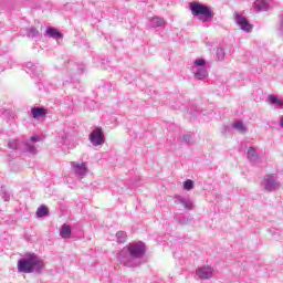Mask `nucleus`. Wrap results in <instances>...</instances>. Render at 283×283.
<instances>
[{
    "mask_svg": "<svg viewBox=\"0 0 283 283\" xmlns=\"http://www.w3.org/2000/svg\"><path fill=\"white\" fill-rule=\"evenodd\" d=\"M72 235V228L69 224L62 226L61 237L62 238H70Z\"/></svg>",
    "mask_w": 283,
    "mask_h": 283,
    "instance_id": "nucleus-11",
    "label": "nucleus"
},
{
    "mask_svg": "<svg viewBox=\"0 0 283 283\" xmlns=\"http://www.w3.org/2000/svg\"><path fill=\"white\" fill-rule=\"evenodd\" d=\"M254 6L259 12H266L269 10V4L264 0H256Z\"/></svg>",
    "mask_w": 283,
    "mask_h": 283,
    "instance_id": "nucleus-9",
    "label": "nucleus"
},
{
    "mask_svg": "<svg viewBox=\"0 0 283 283\" xmlns=\"http://www.w3.org/2000/svg\"><path fill=\"white\" fill-rule=\"evenodd\" d=\"M90 140L92 145L98 147V145H103L105 143V134L103 133V128H96L90 134Z\"/></svg>",
    "mask_w": 283,
    "mask_h": 283,
    "instance_id": "nucleus-3",
    "label": "nucleus"
},
{
    "mask_svg": "<svg viewBox=\"0 0 283 283\" xmlns=\"http://www.w3.org/2000/svg\"><path fill=\"white\" fill-rule=\"evenodd\" d=\"M48 213H50V209H48V207H45V206H42V207L38 208V210H36L38 218H43V217L48 216Z\"/></svg>",
    "mask_w": 283,
    "mask_h": 283,
    "instance_id": "nucleus-12",
    "label": "nucleus"
},
{
    "mask_svg": "<svg viewBox=\"0 0 283 283\" xmlns=\"http://www.w3.org/2000/svg\"><path fill=\"white\" fill-rule=\"evenodd\" d=\"M184 189H186L187 191H191V189H193V180L188 179L184 182Z\"/></svg>",
    "mask_w": 283,
    "mask_h": 283,
    "instance_id": "nucleus-16",
    "label": "nucleus"
},
{
    "mask_svg": "<svg viewBox=\"0 0 283 283\" xmlns=\"http://www.w3.org/2000/svg\"><path fill=\"white\" fill-rule=\"evenodd\" d=\"M198 275L202 280H209V277L213 275V271L211 270V268H201L198 270Z\"/></svg>",
    "mask_w": 283,
    "mask_h": 283,
    "instance_id": "nucleus-8",
    "label": "nucleus"
},
{
    "mask_svg": "<svg viewBox=\"0 0 283 283\" xmlns=\"http://www.w3.org/2000/svg\"><path fill=\"white\" fill-rule=\"evenodd\" d=\"M233 127H234V129H238L242 134H244V132H247V127L244 126V124L242 122H235L233 124Z\"/></svg>",
    "mask_w": 283,
    "mask_h": 283,
    "instance_id": "nucleus-14",
    "label": "nucleus"
},
{
    "mask_svg": "<svg viewBox=\"0 0 283 283\" xmlns=\"http://www.w3.org/2000/svg\"><path fill=\"white\" fill-rule=\"evenodd\" d=\"M248 157H249V158H258V155L255 154V148L250 147V148L248 149Z\"/></svg>",
    "mask_w": 283,
    "mask_h": 283,
    "instance_id": "nucleus-17",
    "label": "nucleus"
},
{
    "mask_svg": "<svg viewBox=\"0 0 283 283\" xmlns=\"http://www.w3.org/2000/svg\"><path fill=\"white\" fill-rule=\"evenodd\" d=\"M269 99H270V103H272V105H279L280 107H282L283 105V99L277 98V96L275 95H270Z\"/></svg>",
    "mask_w": 283,
    "mask_h": 283,
    "instance_id": "nucleus-13",
    "label": "nucleus"
},
{
    "mask_svg": "<svg viewBox=\"0 0 283 283\" xmlns=\"http://www.w3.org/2000/svg\"><path fill=\"white\" fill-rule=\"evenodd\" d=\"M206 76H207V72L196 73V78H198L199 81H202V78H205Z\"/></svg>",
    "mask_w": 283,
    "mask_h": 283,
    "instance_id": "nucleus-18",
    "label": "nucleus"
},
{
    "mask_svg": "<svg viewBox=\"0 0 283 283\" xmlns=\"http://www.w3.org/2000/svg\"><path fill=\"white\" fill-rule=\"evenodd\" d=\"M189 9L193 17H199L200 21L205 22L209 21V19H213V11L206 4L200 2H190Z\"/></svg>",
    "mask_w": 283,
    "mask_h": 283,
    "instance_id": "nucleus-2",
    "label": "nucleus"
},
{
    "mask_svg": "<svg viewBox=\"0 0 283 283\" xmlns=\"http://www.w3.org/2000/svg\"><path fill=\"white\" fill-rule=\"evenodd\" d=\"M44 264L35 254H29L28 259H20L18 261L19 273H34V271H41Z\"/></svg>",
    "mask_w": 283,
    "mask_h": 283,
    "instance_id": "nucleus-1",
    "label": "nucleus"
},
{
    "mask_svg": "<svg viewBox=\"0 0 283 283\" xmlns=\"http://www.w3.org/2000/svg\"><path fill=\"white\" fill-rule=\"evenodd\" d=\"M281 127H283V118L281 119Z\"/></svg>",
    "mask_w": 283,
    "mask_h": 283,
    "instance_id": "nucleus-23",
    "label": "nucleus"
},
{
    "mask_svg": "<svg viewBox=\"0 0 283 283\" xmlns=\"http://www.w3.org/2000/svg\"><path fill=\"white\" fill-rule=\"evenodd\" d=\"M237 23L240 25L241 30L244 32H252L253 24L249 23V20L245 17H242L240 14L235 15Z\"/></svg>",
    "mask_w": 283,
    "mask_h": 283,
    "instance_id": "nucleus-5",
    "label": "nucleus"
},
{
    "mask_svg": "<svg viewBox=\"0 0 283 283\" xmlns=\"http://www.w3.org/2000/svg\"><path fill=\"white\" fill-rule=\"evenodd\" d=\"M32 118H43L48 116V109L41 107H34L31 109Z\"/></svg>",
    "mask_w": 283,
    "mask_h": 283,
    "instance_id": "nucleus-6",
    "label": "nucleus"
},
{
    "mask_svg": "<svg viewBox=\"0 0 283 283\" xmlns=\"http://www.w3.org/2000/svg\"><path fill=\"white\" fill-rule=\"evenodd\" d=\"M127 251L130 253L132 258H140L145 255V243L129 244L127 245Z\"/></svg>",
    "mask_w": 283,
    "mask_h": 283,
    "instance_id": "nucleus-4",
    "label": "nucleus"
},
{
    "mask_svg": "<svg viewBox=\"0 0 283 283\" xmlns=\"http://www.w3.org/2000/svg\"><path fill=\"white\" fill-rule=\"evenodd\" d=\"M155 21H156L157 25H165V19L155 18Z\"/></svg>",
    "mask_w": 283,
    "mask_h": 283,
    "instance_id": "nucleus-19",
    "label": "nucleus"
},
{
    "mask_svg": "<svg viewBox=\"0 0 283 283\" xmlns=\"http://www.w3.org/2000/svg\"><path fill=\"white\" fill-rule=\"evenodd\" d=\"M119 235H124V233L123 232H118L117 233V238H119Z\"/></svg>",
    "mask_w": 283,
    "mask_h": 283,
    "instance_id": "nucleus-22",
    "label": "nucleus"
},
{
    "mask_svg": "<svg viewBox=\"0 0 283 283\" xmlns=\"http://www.w3.org/2000/svg\"><path fill=\"white\" fill-rule=\"evenodd\" d=\"M71 165L75 170V174H77L78 176H85V174H87V166H85L84 163L83 164L72 163Z\"/></svg>",
    "mask_w": 283,
    "mask_h": 283,
    "instance_id": "nucleus-7",
    "label": "nucleus"
},
{
    "mask_svg": "<svg viewBox=\"0 0 283 283\" xmlns=\"http://www.w3.org/2000/svg\"><path fill=\"white\" fill-rule=\"evenodd\" d=\"M46 34H49V36H52V39H63V33L59 32V30L49 27L46 29Z\"/></svg>",
    "mask_w": 283,
    "mask_h": 283,
    "instance_id": "nucleus-10",
    "label": "nucleus"
},
{
    "mask_svg": "<svg viewBox=\"0 0 283 283\" xmlns=\"http://www.w3.org/2000/svg\"><path fill=\"white\" fill-rule=\"evenodd\" d=\"M195 64H196V65H199L200 67H202V65H206V64H207V61H205V60H197V61L195 62Z\"/></svg>",
    "mask_w": 283,
    "mask_h": 283,
    "instance_id": "nucleus-20",
    "label": "nucleus"
},
{
    "mask_svg": "<svg viewBox=\"0 0 283 283\" xmlns=\"http://www.w3.org/2000/svg\"><path fill=\"white\" fill-rule=\"evenodd\" d=\"M31 140L32 143H39V136H32Z\"/></svg>",
    "mask_w": 283,
    "mask_h": 283,
    "instance_id": "nucleus-21",
    "label": "nucleus"
},
{
    "mask_svg": "<svg viewBox=\"0 0 283 283\" xmlns=\"http://www.w3.org/2000/svg\"><path fill=\"white\" fill-rule=\"evenodd\" d=\"M179 202H181L185 209H193V203L191 201H187L185 198H179Z\"/></svg>",
    "mask_w": 283,
    "mask_h": 283,
    "instance_id": "nucleus-15",
    "label": "nucleus"
}]
</instances>
